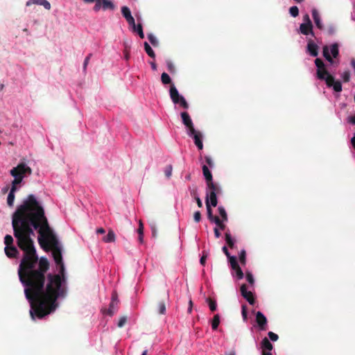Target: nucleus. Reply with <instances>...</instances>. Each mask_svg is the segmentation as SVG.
<instances>
[{
    "label": "nucleus",
    "instance_id": "f257e3e1",
    "mask_svg": "<svg viewBox=\"0 0 355 355\" xmlns=\"http://www.w3.org/2000/svg\"><path fill=\"white\" fill-rule=\"evenodd\" d=\"M14 236L24 252L18 275L31 304L30 314L42 319L58 307L66 295L64 266L56 236L43 207L33 194L28 196L12 216Z\"/></svg>",
    "mask_w": 355,
    "mask_h": 355
},
{
    "label": "nucleus",
    "instance_id": "f03ea898",
    "mask_svg": "<svg viewBox=\"0 0 355 355\" xmlns=\"http://www.w3.org/2000/svg\"><path fill=\"white\" fill-rule=\"evenodd\" d=\"M315 64L317 67V78L321 80H325L327 87H331L336 92L342 91V84L339 80L335 81L333 76L329 74L325 67V64L320 58L315 60Z\"/></svg>",
    "mask_w": 355,
    "mask_h": 355
},
{
    "label": "nucleus",
    "instance_id": "7ed1b4c3",
    "mask_svg": "<svg viewBox=\"0 0 355 355\" xmlns=\"http://www.w3.org/2000/svg\"><path fill=\"white\" fill-rule=\"evenodd\" d=\"M10 174L14 178L12 184L17 186L21 183L25 177L32 174V169L25 162H20L10 170Z\"/></svg>",
    "mask_w": 355,
    "mask_h": 355
},
{
    "label": "nucleus",
    "instance_id": "20e7f679",
    "mask_svg": "<svg viewBox=\"0 0 355 355\" xmlns=\"http://www.w3.org/2000/svg\"><path fill=\"white\" fill-rule=\"evenodd\" d=\"M14 240L11 235L7 234L4 237V248L6 256L9 258H17L19 254V250L13 244Z\"/></svg>",
    "mask_w": 355,
    "mask_h": 355
},
{
    "label": "nucleus",
    "instance_id": "39448f33",
    "mask_svg": "<svg viewBox=\"0 0 355 355\" xmlns=\"http://www.w3.org/2000/svg\"><path fill=\"white\" fill-rule=\"evenodd\" d=\"M170 97L174 104H180L184 109L189 108V104L184 97L180 95L174 85H171L169 90Z\"/></svg>",
    "mask_w": 355,
    "mask_h": 355
},
{
    "label": "nucleus",
    "instance_id": "423d86ee",
    "mask_svg": "<svg viewBox=\"0 0 355 355\" xmlns=\"http://www.w3.org/2000/svg\"><path fill=\"white\" fill-rule=\"evenodd\" d=\"M170 97L174 104H180L184 109L189 108V104L184 97L180 95L174 85H171L169 90Z\"/></svg>",
    "mask_w": 355,
    "mask_h": 355
},
{
    "label": "nucleus",
    "instance_id": "0eeeda50",
    "mask_svg": "<svg viewBox=\"0 0 355 355\" xmlns=\"http://www.w3.org/2000/svg\"><path fill=\"white\" fill-rule=\"evenodd\" d=\"M329 50L331 51L332 56L335 58H337L339 54L338 44L334 43L331 44L329 47L327 45L323 46V56L328 62L333 63V59L329 52Z\"/></svg>",
    "mask_w": 355,
    "mask_h": 355
},
{
    "label": "nucleus",
    "instance_id": "6e6552de",
    "mask_svg": "<svg viewBox=\"0 0 355 355\" xmlns=\"http://www.w3.org/2000/svg\"><path fill=\"white\" fill-rule=\"evenodd\" d=\"M183 124L187 128L188 132L191 133L194 132V125L193 121L187 112H183L180 114Z\"/></svg>",
    "mask_w": 355,
    "mask_h": 355
},
{
    "label": "nucleus",
    "instance_id": "1a4fd4ad",
    "mask_svg": "<svg viewBox=\"0 0 355 355\" xmlns=\"http://www.w3.org/2000/svg\"><path fill=\"white\" fill-rule=\"evenodd\" d=\"M241 295L251 304L253 305L255 303V299L253 293L251 291H248L247 285L243 284L240 288Z\"/></svg>",
    "mask_w": 355,
    "mask_h": 355
},
{
    "label": "nucleus",
    "instance_id": "9d476101",
    "mask_svg": "<svg viewBox=\"0 0 355 355\" xmlns=\"http://www.w3.org/2000/svg\"><path fill=\"white\" fill-rule=\"evenodd\" d=\"M256 322L260 330H266L268 320L266 317L261 311H258L256 313Z\"/></svg>",
    "mask_w": 355,
    "mask_h": 355
},
{
    "label": "nucleus",
    "instance_id": "9b49d317",
    "mask_svg": "<svg viewBox=\"0 0 355 355\" xmlns=\"http://www.w3.org/2000/svg\"><path fill=\"white\" fill-rule=\"evenodd\" d=\"M189 136L191 137L193 140L196 146L198 147L199 150H202L203 148V144L202 141V135L200 132L197 131L194 129V132L191 133V132H188Z\"/></svg>",
    "mask_w": 355,
    "mask_h": 355
},
{
    "label": "nucleus",
    "instance_id": "f8f14e48",
    "mask_svg": "<svg viewBox=\"0 0 355 355\" xmlns=\"http://www.w3.org/2000/svg\"><path fill=\"white\" fill-rule=\"evenodd\" d=\"M261 348L262 349L261 354L263 355L266 354H272L271 351L273 349L272 344L270 342L268 338L265 337L262 339L261 343Z\"/></svg>",
    "mask_w": 355,
    "mask_h": 355
},
{
    "label": "nucleus",
    "instance_id": "ddd939ff",
    "mask_svg": "<svg viewBox=\"0 0 355 355\" xmlns=\"http://www.w3.org/2000/svg\"><path fill=\"white\" fill-rule=\"evenodd\" d=\"M313 27L312 24L302 23L300 26V32L304 35H309L311 34L312 36H314Z\"/></svg>",
    "mask_w": 355,
    "mask_h": 355
},
{
    "label": "nucleus",
    "instance_id": "4468645a",
    "mask_svg": "<svg viewBox=\"0 0 355 355\" xmlns=\"http://www.w3.org/2000/svg\"><path fill=\"white\" fill-rule=\"evenodd\" d=\"M307 51L313 57H316L318 55V46L312 40H308Z\"/></svg>",
    "mask_w": 355,
    "mask_h": 355
},
{
    "label": "nucleus",
    "instance_id": "2eb2a0df",
    "mask_svg": "<svg viewBox=\"0 0 355 355\" xmlns=\"http://www.w3.org/2000/svg\"><path fill=\"white\" fill-rule=\"evenodd\" d=\"M218 193H214V191L206 192L205 200H207L208 199L209 204L212 207H216V205L218 204L217 194H218Z\"/></svg>",
    "mask_w": 355,
    "mask_h": 355
},
{
    "label": "nucleus",
    "instance_id": "dca6fc26",
    "mask_svg": "<svg viewBox=\"0 0 355 355\" xmlns=\"http://www.w3.org/2000/svg\"><path fill=\"white\" fill-rule=\"evenodd\" d=\"M312 17L317 28H319L320 30H322L324 26L322 23L320 15L315 8H313L312 10Z\"/></svg>",
    "mask_w": 355,
    "mask_h": 355
},
{
    "label": "nucleus",
    "instance_id": "f3484780",
    "mask_svg": "<svg viewBox=\"0 0 355 355\" xmlns=\"http://www.w3.org/2000/svg\"><path fill=\"white\" fill-rule=\"evenodd\" d=\"M118 304L119 303L116 302H111L109 306V309L104 310L103 313L110 316L113 315L118 310Z\"/></svg>",
    "mask_w": 355,
    "mask_h": 355
},
{
    "label": "nucleus",
    "instance_id": "a211bd4d",
    "mask_svg": "<svg viewBox=\"0 0 355 355\" xmlns=\"http://www.w3.org/2000/svg\"><path fill=\"white\" fill-rule=\"evenodd\" d=\"M31 3L43 6L46 10L51 9V4L46 0H31L26 3V6H30Z\"/></svg>",
    "mask_w": 355,
    "mask_h": 355
},
{
    "label": "nucleus",
    "instance_id": "6ab92c4d",
    "mask_svg": "<svg viewBox=\"0 0 355 355\" xmlns=\"http://www.w3.org/2000/svg\"><path fill=\"white\" fill-rule=\"evenodd\" d=\"M17 190V186L12 185L10 189V193H8V198H7V204L8 206L11 207L13 205L14 200H15V192Z\"/></svg>",
    "mask_w": 355,
    "mask_h": 355
},
{
    "label": "nucleus",
    "instance_id": "aec40b11",
    "mask_svg": "<svg viewBox=\"0 0 355 355\" xmlns=\"http://www.w3.org/2000/svg\"><path fill=\"white\" fill-rule=\"evenodd\" d=\"M207 191L206 192L214 191V193H220L221 189L220 187L215 184L213 180L209 182H207Z\"/></svg>",
    "mask_w": 355,
    "mask_h": 355
},
{
    "label": "nucleus",
    "instance_id": "412c9836",
    "mask_svg": "<svg viewBox=\"0 0 355 355\" xmlns=\"http://www.w3.org/2000/svg\"><path fill=\"white\" fill-rule=\"evenodd\" d=\"M202 173L205 177L206 183L211 182L213 180V177L211 171H209V168L206 165H203L202 167Z\"/></svg>",
    "mask_w": 355,
    "mask_h": 355
},
{
    "label": "nucleus",
    "instance_id": "4be33fe9",
    "mask_svg": "<svg viewBox=\"0 0 355 355\" xmlns=\"http://www.w3.org/2000/svg\"><path fill=\"white\" fill-rule=\"evenodd\" d=\"M101 3H102V10H113L115 8L114 4L110 0H101Z\"/></svg>",
    "mask_w": 355,
    "mask_h": 355
},
{
    "label": "nucleus",
    "instance_id": "5701e85b",
    "mask_svg": "<svg viewBox=\"0 0 355 355\" xmlns=\"http://www.w3.org/2000/svg\"><path fill=\"white\" fill-rule=\"evenodd\" d=\"M206 207H207V218L208 219L213 223L218 216H214L212 214V209L211 208V205L209 204V202L208 201V199L205 200Z\"/></svg>",
    "mask_w": 355,
    "mask_h": 355
},
{
    "label": "nucleus",
    "instance_id": "b1692460",
    "mask_svg": "<svg viewBox=\"0 0 355 355\" xmlns=\"http://www.w3.org/2000/svg\"><path fill=\"white\" fill-rule=\"evenodd\" d=\"M103 241L105 243H112L115 241V234L112 230H109L108 233L106 236L103 238Z\"/></svg>",
    "mask_w": 355,
    "mask_h": 355
},
{
    "label": "nucleus",
    "instance_id": "393cba45",
    "mask_svg": "<svg viewBox=\"0 0 355 355\" xmlns=\"http://www.w3.org/2000/svg\"><path fill=\"white\" fill-rule=\"evenodd\" d=\"M232 269L234 271L232 273L233 276L235 275L238 279H242L243 278L244 274L239 265L236 266L235 268H232Z\"/></svg>",
    "mask_w": 355,
    "mask_h": 355
},
{
    "label": "nucleus",
    "instance_id": "a878e982",
    "mask_svg": "<svg viewBox=\"0 0 355 355\" xmlns=\"http://www.w3.org/2000/svg\"><path fill=\"white\" fill-rule=\"evenodd\" d=\"M225 241H226L227 244L228 245V246L230 248L233 249L235 247L234 240L232 237L230 233L229 232H225Z\"/></svg>",
    "mask_w": 355,
    "mask_h": 355
},
{
    "label": "nucleus",
    "instance_id": "bb28decb",
    "mask_svg": "<svg viewBox=\"0 0 355 355\" xmlns=\"http://www.w3.org/2000/svg\"><path fill=\"white\" fill-rule=\"evenodd\" d=\"M144 49H145V51L146 52V53L150 58H155V53L154 51L152 49V48L150 47V46L148 44V43L145 42L144 44Z\"/></svg>",
    "mask_w": 355,
    "mask_h": 355
},
{
    "label": "nucleus",
    "instance_id": "cd10ccee",
    "mask_svg": "<svg viewBox=\"0 0 355 355\" xmlns=\"http://www.w3.org/2000/svg\"><path fill=\"white\" fill-rule=\"evenodd\" d=\"M157 311L159 314L164 315L166 313V302L164 300L159 302L157 305Z\"/></svg>",
    "mask_w": 355,
    "mask_h": 355
},
{
    "label": "nucleus",
    "instance_id": "c85d7f7f",
    "mask_svg": "<svg viewBox=\"0 0 355 355\" xmlns=\"http://www.w3.org/2000/svg\"><path fill=\"white\" fill-rule=\"evenodd\" d=\"M121 13L125 19L132 17L130 8L127 6H123L121 8Z\"/></svg>",
    "mask_w": 355,
    "mask_h": 355
},
{
    "label": "nucleus",
    "instance_id": "c756f323",
    "mask_svg": "<svg viewBox=\"0 0 355 355\" xmlns=\"http://www.w3.org/2000/svg\"><path fill=\"white\" fill-rule=\"evenodd\" d=\"M219 324H220V316L218 314H216L214 316L213 320L211 321L212 329L214 330H216Z\"/></svg>",
    "mask_w": 355,
    "mask_h": 355
},
{
    "label": "nucleus",
    "instance_id": "7c9ffc66",
    "mask_svg": "<svg viewBox=\"0 0 355 355\" xmlns=\"http://www.w3.org/2000/svg\"><path fill=\"white\" fill-rule=\"evenodd\" d=\"M207 302L209 304V307L211 311H215L217 309V304L216 301L214 299H211L210 297L207 299Z\"/></svg>",
    "mask_w": 355,
    "mask_h": 355
},
{
    "label": "nucleus",
    "instance_id": "2f4dec72",
    "mask_svg": "<svg viewBox=\"0 0 355 355\" xmlns=\"http://www.w3.org/2000/svg\"><path fill=\"white\" fill-rule=\"evenodd\" d=\"M218 213H219L220 216L222 218L221 220L223 221H227L228 217H227V212H226L225 208L222 206H220V207H218Z\"/></svg>",
    "mask_w": 355,
    "mask_h": 355
},
{
    "label": "nucleus",
    "instance_id": "473e14b6",
    "mask_svg": "<svg viewBox=\"0 0 355 355\" xmlns=\"http://www.w3.org/2000/svg\"><path fill=\"white\" fill-rule=\"evenodd\" d=\"M161 80L164 85H167L171 83V79L168 73L164 72L161 76Z\"/></svg>",
    "mask_w": 355,
    "mask_h": 355
},
{
    "label": "nucleus",
    "instance_id": "72a5a7b5",
    "mask_svg": "<svg viewBox=\"0 0 355 355\" xmlns=\"http://www.w3.org/2000/svg\"><path fill=\"white\" fill-rule=\"evenodd\" d=\"M148 39L153 46H158V44H159L158 40H157V38L153 33H149L148 35Z\"/></svg>",
    "mask_w": 355,
    "mask_h": 355
},
{
    "label": "nucleus",
    "instance_id": "f704fd0d",
    "mask_svg": "<svg viewBox=\"0 0 355 355\" xmlns=\"http://www.w3.org/2000/svg\"><path fill=\"white\" fill-rule=\"evenodd\" d=\"M239 261L244 266L246 263V252L245 250H242L239 254Z\"/></svg>",
    "mask_w": 355,
    "mask_h": 355
},
{
    "label": "nucleus",
    "instance_id": "c9c22d12",
    "mask_svg": "<svg viewBox=\"0 0 355 355\" xmlns=\"http://www.w3.org/2000/svg\"><path fill=\"white\" fill-rule=\"evenodd\" d=\"M223 220H220L218 217L215 218L213 223H215L216 225L221 230H224L226 227L225 225L223 223Z\"/></svg>",
    "mask_w": 355,
    "mask_h": 355
},
{
    "label": "nucleus",
    "instance_id": "e433bc0d",
    "mask_svg": "<svg viewBox=\"0 0 355 355\" xmlns=\"http://www.w3.org/2000/svg\"><path fill=\"white\" fill-rule=\"evenodd\" d=\"M227 258L229 259V261H230V266H231L232 268H235L236 266L239 265L238 261H237V259H236V257L230 255Z\"/></svg>",
    "mask_w": 355,
    "mask_h": 355
},
{
    "label": "nucleus",
    "instance_id": "4c0bfd02",
    "mask_svg": "<svg viewBox=\"0 0 355 355\" xmlns=\"http://www.w3.org/2000/svg\"><path fill=\"white\" fill-rule=\"evenodd\" d=\"M245 277L250 284L253 285L254 284V277L250 272L247 271L245 272Z\"/></svg>",
    "mask_w": 355,
    "mask_h": 355
},
{
    "label": "nucleus",
    "instance_id": "58836bf2",
    "mask_svg": "<svg viewBox=\"0 0 355 355\" xmlns=\"http://www.w3.org/2000/svg\"><path fill=\"white\" fill-rule=\"evenodd\" d=\"M189 191H190V194L191 196L195 199L198 196V189L196 186H193L192 187H189Z\"/></svg>",
    "mask_w": 355,
    "mask_h": 355
},
{
    "label": "nucleus",
    "instance_id": "ea45409f",
    "mask_svg": "<svg viewBox=\"0 0 355 355\" xmlns=\"http://www.w3.org/2000/svg\"><path fill=\"white\" fill-rule=\"evenodd\" d=\"M289 12L293 17H295L299 15V9L295 6H292L289 9Z\"/></svg>",
    "mask_w": 355,
    "mask_h": 355
},
{
    "label": "nucleus",
    "instance_id": "a19ab883",
    "mask_svg": "<svg viewBox=\"0 0 355 355\" xmlns=\"http://www.w3.org/2000/svg\"><path fill=\"white\" fill-rule=\"evenodd\" d=\"M135 33H138L140 38H141V39L144 38L143 28H142V26L141 24H138L137 26H136V32Z\"/></svg>",
    "mask_w": 355,
    "mask_h": 355
},
{
    "label": "nucleus",
    "instance_id": "79ce46f5",
    "mask_svg": "<svg viewBox=\"0 0 355 355\" xmlns=\"http://www.w3.org/2000/svg\"><path fill=\"white\" fill-rule=\"evenodd\" d=\"M126 21L128 23V24L132 27V32H136V26L137 25H136V24H135L134 17H132L126 19Z\"/></svg>",
    "mask_w": 355,
    "mask_h": 355
},
{
    "label": "nucleus",
    "instance_id": "37998d69",
    "mask_svg": "<svg viewBox=\"0 0 355 355\" xmlns=\"http://www.w3.org/2000/svg\"><path fill=\"white\" fill-rule=\"evenodd\" d=\"M173 167L171 165H168L164 170V174L166 177L169 178L172 175Z\"/></svg>",
    "mask_w": 355,
    "mask_h": 355
},
{
    "label": "nucleus",
    "instance_id": "c03bdc74",
    "mask_svg": "<svg viewBox=\"0 0 355 355\" xmlns=\"http://www.w3.org/2000/svg\"><path fill=\"white\" fill-rule=\"evenodd\" d=\"M95 5L93 8V10L95 11V12H98L101 9H102V3H101V0H96L95 1Z\"/></svg>",
    "mask_w": 355,
    "mask_h": 355
},
{
    "label": "nucleus",
    "instance_id": "a18cd8bd",
    "mask_svg": "<svg viewBox=\"0 0 355 355\" xmlns=\"http://www.w3.org/2000/svg\"><path fill=\"white\" fill-rule=\"evenodd\" d=\"M342 77H343V81L345 83H347L349 81V79H350V73L349 71H345L343 72V73L342 74Z\"/></svg>",
    "mask_w": 355,
    "mask_h": 355
},
{
    "label": "nucleus",
    "instance_id": "49530a36",
    "mask_svg": "<svg viewBox=\"0 0 355 355\" xmlns=\"http://www.w3.org/2000/svg\"><path fill=\"white\" fill-rule=\"evenodd\" d=\"M242 317L244 321L248 320V312L246 305H242V311H241Z\"/></svg>",
    "mask_w": 355,
    "mask_h": 355
},
{
    "label": "nucleus",
    "instance_id": "de8ad7c7",
    "mask_svg": "<svg viewBox=\"0 0 355 355\" xmlns=\"http://www.w3.org/2000/svg\"><path fill=\"white\" fill-rule=\"evenodd\" d=\"M268 336L269 337V338L272 340V341H277L279 338V336L277 334H275L274 332L272 331H269L268 333Z\"/></svg>",
    "mask_w": 355,
    "mask_h": 355
},
{
    "label": "nucleus",
    "instance_id": "09e8293b",
    "mask_svg": "<svg viewBox=\"0 0 355 355\" xmlns=\"http://www.w3.org/2000/svg\"><path fill=\"white\" fill-rule=\"evenodd\" d=\"M208 257V252H206V251H203L202 252V256L201 257L200 259V263L204 266L205 264V262H206V259Z\"/></svg>",
    "mask_w": 355,
    "mask_h": 355
},
{
    "label": "nucleus",
    "instance_id": "8fccbe9b",
    "mask_svg": "<svg viewBox=\"0 0 355 355\" xmlns=\"http://www.w3.org/2000/svg\"><path fill=\"white\" fill-rule=\"evenodd\" d=\"M126 321H127V318L125 316L121 317L119 320V322L117 324V326L120 328L123 327L124 324H125Z\"/></svg>",
    "mask_w": 355,
    "mask_h": 355
},
{
    "label": "nucleus",
    "instance_id": "3c124183",
    "mask_svg": "<svg viewBox=\"0 0 355 355\" xmlns=\"http://www.w3.org/2000/svg\"><path fill=\"white\" fill-rule=\"evenodd\" d=\"M167 69L170 73H173L175 71V66L171 61L167 62Z\"/></svg>",
    "mask_w": 355,
    "mask_h": 355
},
{
    "label": "nucleus",
    "instance_id": "603ef678",
    "mask_svg": "<svg viewBox=\"0 0 355 355\" xmlns=\"http://www.w3.org/2000/svg\"><path fill=\"white\" fill-rule=\"evenodd\" d=\"M193 219L195 222L199 223L201 220V213L199 211H197L193 214Z\"/></svg>",
    "mask_w": 355,
    "mask_h": 355
},
{
    "label": "nucleus",
    "instance_id": "864d4df0",
    "mask_svg": "<svg viewBox=\"0 0 355 355\" xmlns=\"http://www.w3.org/2000/svg\"><path fill=\"white\" fill-rule=\"evenodd\" d=\"M205 159L206 163L209 165V166H214V162L212 161L211 158L209 156H205Z\"/></svg>",
    "mask_w": 355,
    "mask_h": 355
},
{
    "label": "nucleus",
    "instance_id": "5fc2aeb1",
    "mask_svg": "<svg viewBox=\"0 0 355 355\" xmlns=\"http://www.w3.org/2000/svg\"><path fill=\"white\" fill-rule=\"evenodd\" d=\"M139 235H143L144 234V225L141 221H139V227L137 230Z\"/></svg>",
    "mask_w": 355,
    "mask_h": 355
},
{
    "label": "nucleus",
    "instance_id": "6e6d98bb",
    "mask_svg": "<svg viewBox=\"0 0 355 355\" xmlns=\"http://www.w3.org/2000/svg\"><path fill=\"white\" fill-rule=\"evenodd\" d=\"M303 21H304V23L312 24V22H311V21L310 19V17H309L308 14H306L305 15H304Z\"/></svg>",
    "mask_w": 355,
    "mask_h": 355
},
{
    "label": "nucleus",
    "instance_id": "4d7b16f0",
    "mask_svg": "<svg viewBox=\"0 0 355 355\" xmlns=\"http://www.w3.org/2000/svg\"><path fill=\"white\" fill-rule=\"evenodd\" d=\"M111 302H116L119 303V301L118 300V295L116 292L112 293Z\"/></svg>",
    "mask_w": 355,
    "mask_h": 355
},
{
    "label": "nucleus",
    "instance_id": "13d9d810",
    "mask_svg": "<svg viewBox=\"0 0 355 355\" xmlns=\"http://www.w3.org/2000/svg\"><path fill=\"white\" fill-rule=\"evenodd\" d=\"M150 227H151L153 236L155 237L157 235V230H156L155 224H151Z\"/></svg>",
    "mask_w": 355,
    "mask_h": 355
},
{
    "label": "nucleus",
    "instance_id": "bf43d9fd",
    "mask_svg": "<svg viewBox=\"0 0 355 355\" xmlns=\"http://www.w3.org/2000/svg\"><path fill=\"white\" fill-rule=\"evenodd\" d=\"M214 235L216 236V238H219L220 236V232H219V230L218 229V227H215L214 229Z\"/></svg>",
    "mask_w": 355,
    "mask_h": 355
},
{
    "label": "nucleus",
    "instance_id": "052dcab7",
    "mask_svg": "<svg viewBox=\"0 0 355 355\" xmlns=\"http://www.w3.org/2000/svg\"><path fill=\"white\" fill-rule=\"evenodd\" d=\"M223 252L224 254L227 256V257H229L230 256V254L227 250V248L226 246H223L222 248Z\"/></svg>",
    "mask_w": 355,
    "mask_h": 355
},
{
    "label": "nucleus",
    "instance_id": "680f3d73",
    "mask_svg": "<svg viewBox=\"0 0 355 355\" xmlns=\"http://www.w3.org/2000/svg\"><path fill=\"white\" fill-rule=\"evenodd\" d=\"M195 200L196 201V203H197L198 207L200 208L202 207V200H200V198L199 197L195 198Z\"/></svg>",
    "mask_w": 355,
    "mask_h": 355
},
{
    "label": "nucleus",
    "instance_id": "e2e57ef3",
    "mask_svg": "<svg viewBox=\"0 0 355 355\" xmlns=\"http://www.w3.org/2000/svg\"><path fill=\"white\" fill-rule=\"evenodd\" d=\"M105 230L103 227H100L96 230L97 234H105Z\"/></svg>",
    "mask_w": 355,
    "mask_h": 355
},
{
    "label": "nucleus",
    "instance_id": "0e129e2a",
    "mask_svg": "<svg viewBox=\"0 0 355 355\" xmlns=\"http://www.w3.org/2000/svg\"><path fill=\"white\" fill-rule=\"evenodd\" d=\"M89 63L88 59H85L84 64H83V70L85 71L87 66Z\"/></svg>",
    "mask_w": 355,
    "mask_h": 355
},
{
    "label": "nucleus",
    "instance_id": "69168bd1",
    "mask_svg": "<svg viewBox=\"0 0 355 355\" xmlns=\"http://www.w3.org/2000/svg\"><path fill=\"white\" fill-rule=\"evenodd\" d=\"M349 121L352 123V124H354L355 125V115L353 116H351L349 119Z\"/></svg>",
    "mask_w": 355,
    "mask_h": 355
},
{
    "label": "nucleus",
    "instance_id": "338daca9",
    "mask_svg": "<svg viewBox=\"0 0 355 355\" xmlns=\"http://www.w3.org/2000/svg\"><path fill=\"white\" fill-rule=\"evenodd\" d=\"M192 305H193L192 301H191V300H190V301H189V307L188 308V312L189 313L191 312Z\"/></svg>",
    "mask_w": 355,
    "mask_h": 355
},
{
    "label": "nucleus",
    "instance_id": "774afa93",
    "mask_svg": "<svg viewBox=\"0 0 355 355\" xmlns=\"http://www.w3.org/2000/svg\"><path fill=\"white\" fill-rule=\"evenodd\" d=\"M150 65H151V67L153 70H156L157 69V65L154 62H150Z\"/></svg>",
    "mask_w": 355,
    "mask_h": 355
}]
</instances>
